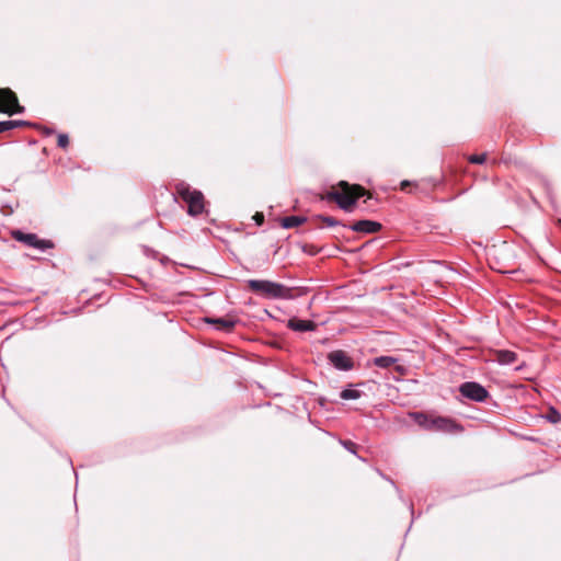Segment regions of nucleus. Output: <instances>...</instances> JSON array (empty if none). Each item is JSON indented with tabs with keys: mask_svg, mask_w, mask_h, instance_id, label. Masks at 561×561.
Wrapping results in <instances>:
<instances>
[{
	"mask_svg": "<svg viewBox=\"0 0 561 561\" xmlns=\"http://www.w3.org/2000/svg\"><path fill=\"white\" fill-rule=\"evenodd\" d=\"M306 221L305 217L300 216H287L282 219L280 226L285 229H291L295 227L300 226L302 222Z\"/></svg>",
	"mask_w": 561,
	"mask_h": 561,
	"instance_id": "obj_14",
	"label": "nucleus"
},
{
	"mask_svg": "<svg viewBox=\"0 0 561 561\" xmlns=\"http://www.w3.org/2000/svg\"><path fill=\"white\" fill-rule=\"evenodd\" d=\"M485 161H486V153L472 154V156L469 157V162L470 163L482 164Z\"/></svg>",
	"mask_w": 561,
	"mask_h": 561,
	"instance_id": "obj_19",
	"label": "nucleus"
},
{
	"mask_svg": "<svg viewBox=\"0 0 561 561\" xmlns=\"http://www.w3.org/2000/svg\"><path fill=\"white\" fill-rule=\"evenodd\" d=\"M408 186H412L413 188L410 191V193H428L431 186H435V183H428L427 185L421 181L411 182L409 180H403L400 183L401 190H405Z\"/></svg>",
	"mask_w": 561,
	"mask_h": 561,
	"instance_id": "obj_12",
	"label": "nucleus"
},
{
	"mask_svg": "<svg viewBox=\"0 0 561 561\" xmlns=\"http://www.w3.org/2000/svg\"><path fill=\"white\" fill-rule=\"evenodd\" d=\"M205 322L216 325V329L222 332H231L237 324V320L230 318H205Z\"/></svg>",
	"mask_w": 561,
	"mask_h": 561,
	"instance_id": "obj_11",
	"label": "nucleus"
},
{
	"mask_svg": "<svg viewBox=\"0 0 561 561\" xmlns=\"http://www.w3.org/2000/svg\"><path fill=\"white\" fill-rule=\"evenodd\" d=\"M409 416L426 431L451 432L457 427L453 420L444 416H433L424 412H411Z\"/></svg>",
	"mask_w": 561,
	"mask_h": 561,
	"instance_id": "obj_4",
	"label": "nucleus"
},
{
	"mask_svg": "<svg viewBox=\"0 0 561 561\" xmlns=\"http://www.w3.org/2000/svg\"><path fill=\"white\" fill-rule=\"evenodd\" d=\"M68 145H69V138H68V136H67L66 134H60V135L58 136V146H59L60 148H64V149H65V148H67V147H68Z\"/></svg>",
	"mask_w": 561,
	"mask_h": 561,
	"instance_id": "obj_21",
	"label": "nucleus"
},
{
	"mask_svg": "<svg viewBox=\"0 0 561 561\" xmlns=\"http://www.w3.org/2000/svg\"><path fill=\"white\" fill-rule=\"evenodd\" d=\"M459 392L466 399L474 402H484L490 397L489 391L481 383L465 381L459 386Z\"/></svg>",
	"mask_w": 561,
	"mask_h": 561,
	"instance_id": "obj_5",
	"label": "nucleus"
},
{
	"mask_svg": "<svg viewBox=\"0 0 561 561\" xmlns=\"http://www.w3.org/2000/svg\"><path fill=\"white\" fill-rule=\"evenodd\" d=\"M396 370H398V371H402V370H403V368H402L401 366H396Z\"/></svg>",
	"mask_w": 561,
	"mask_h": 561,
	"instance_id": "obj_23",
	"label": "nucleus"
},
{
	"mask_svg": "<svg viewBox=\"0 0 561 561\" xmlns=\"http://www.w3.org/2000/svg\"><path fill=\"white\" fill-rule=\"evenodd\" d=\"M350 229L362 233H375L381 229V224L374 220H358L350 226Z\"/></svg>",
	"mask_w": 561,
	"mask_h": 561,
	"instance_id": "obj_9",
	"label": "nucleus"
},
{
	"mask_svg": "<svg viewBox=\"0 0 561 561\" xmlns=\"http://www.w3.org/2000/svg\"><path fill=\"white\" fill-rule=\"evenodd\" d=\"M339 187L340 191L333 190L328 192L325 198L330 202H335L345 211H352L357 199L366 193L360 185H350L345 181H341Z\"/></svg>",
	"mask_w": 561,
	"mask_h": 561,
	"instance_id": "obj_1",
	"label": "nucleus"
},
{
	"mask_svg": "<svg viewBox=\"0 0 561 561\" xmlns=\"http://www.w3.org/2000/svg\"><path fill=\"white\" fill-rule=\"evenodd\" d=\"M287 328L295 332H311L317 329V323L311 320H301L294 317L288 320Z\"/></svg>",
	"mask_w": 561,
	"mask_h": 561,
	"instance_id": "obj_10",
	"label": "nucleus"
},
{
	"mask_svg": "<svg viewBox=\"0 0 561 561\" xmlns=\"http://www.w3.org/2000/svg\"><path fill=\"white\" fill-rule=\"evenodd\" d=\"M546 419L552 424H558L561 422V413L554 408H550L546 414Z\"/></svg>",
	"mask_w": 561,
	"mask_h": 561,
	"instance_id": "obj_18",
	"label": "nucleus"
},
{
	"mask_svg": "<svg viewBox=\"0 0 561 561\" xmlns=\"http://www.w3.org/2000/svg\"><path fill=\"white\" fill-rule=\"evenodd\" d=\"M12 236L15 240L41 251L50 249L54 245L51 241L39 239L35 233H24L20 230H16Z\"/></svg>",
	"mask_w": 561,
	"mask_h": 561,
	"instance_id": "obj_7",
	"label": "nucleus"
},
{
	"mask_svg": "<svg viewBox=\"0 0 561 561\" xmlns=\"http://www.w3.org/2000/svg\"><path fill=\"white\" fill-rule=\"evenodd\" d=\"M26 125L24 121H2L0 122V134L11 130L18 126Z\"/></svg>",
	"mask_w": 561,
	"mask_h": 561,
	"instance_id": "obj_17",
	"label": "nucleus"
},
{
	"mask_svg": "<svg viewBox=\"0 0 561 561\" xmlns=\"http://www.w3.org/2000/svg\"><path fill=\"white\" fill-rule=\"evenodd\" d=\"M23 107L20 106L18 98L14 92L10 89L0 88V111L10 115L15 113H22Z\"/></svg>",
	"mask_w": 561,
	"mask_h": 561,
	"instance_id": "obj_6",
	"label": "nucleus"
},
{
	"mask_svg": "<svg viewBox=\"0 0 561 561\" xmlns=\"http://www.w3.org/2000/svg\"><path fill=\"white\" fill-rule=\"evenodd\" d=\"M248 287L264 299H293V289L280 283L265 279H249Z\"/></svg>",
	"mask_w": 561,
	"mask_h": 561,
	"instance_id": "obj_2",
	"label": "nucleus"
},
{
	"mask_svg": "<svg viewBox=\"0 0 561 561\" xmlns=\"http://www.w3.org/2000/svg\"><path fill=\"white\" fill-rule=\"evenodd\" d=\"M322 222H324L328 227H335V226H339L340 225V221L336 220L335 218L333 217H330V216H320L319 217Z\"/></svg>",
	"mask_w": 561,
	"mask_h": 561,
	"instance_id": "obj_20",
	"label": "nucleus"
},
{
	"mask_svg": "<svg viewBox=\"0 0 561 561\" xmlns=\"http://www.w3.org/2000/svg\"><path fill=\"white\" fill-rule=\"evenodd\" d=\"M398 363V358L393 356H378L373 359V364L378 368H389Z\"/></svg>",
	"mask_w": 561,
	"mask_h": 561,
	"instance_id": "obj_15",
	"label": "nucleus"
},
{
	"mask_svg": "<svg viewBox=\"0 0 561 561\" xmlns=\"http://www.w3.org/2000/svg\"><path fill=\"white\" fill-rule=\"evenodd\" d=\"M176 195L187 204V214L197 217L205 210V198L201 191L192 188L187 183L180 182L175 185Z\"/></svg>",
	"mask_w": 561,
	"mask_h": 561,
	"instance_id": "obj_3",
	"label": "nucleus"
},
{
	"mask_svg": "<svg viewBox=\"0 0 561 561\" xmlns=\"http://www.w3.org/2000/svg\"><path fill=\"white\" fill-rule=\"evenodd\" d=\"M328 359L337 370L348 371L354 367L353 359L342 350L330 352Z\"/></svg>",
	"mask_w": 561,
	"mask_h": 561,
	"instance_id": "obj_8",
	"label": "nucleus"
},
{
	"mask_svg": "<svg viewBox=\"0 0 561 561\" xmlns=\"http://www.w3.org/2000/svg\"><path fill=\"white\" fill-rule=\"evenodd\" d=\"M517 359V354L510 350H499L495 352V360L501 365H511Z\"/></svg>",
	"mask_w": 561,
	"mask_h": 561,
	"instance_id": "obj_13",
	"label": "nucleus"
},
{
	"mask_svg": "<svg viewBox=\"0 0 561 561\" xmlns=\"http://www.w3.org/2000/svg\"><path fill=\"white\" fill-rule=\"evenodd\" d=\"M363 392L356 389L345 388L340 392V398L343 400H356L362 397Z\"/></svg>",
	"mask_w": 561,
	"mask_h": 561,
	"instance_id": "obj_16",
	"label": "nucleus"
},
{
	"mask_svg": "<svg viewBox=\"0 0 561 561\" xmlns=\"http://www.w3.org/2000/svg\"><path fill=\"white\" fill-rule=\"evenodd\" d=\"M343 446L351 453L355 454L356 453V444L353 443L352 440H344L342 442Z\"/></svg>",
	"mask_w": 561,
	"mask_h": 561,
	"instance_id": "obj_22",
	"label": "nucleus"
}]
</instances>
